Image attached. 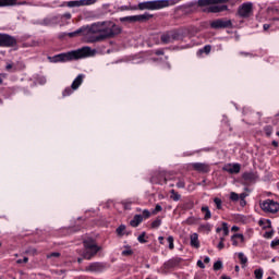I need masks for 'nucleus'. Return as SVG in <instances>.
<instances>
[{
  "label": "nucleus",
  "instance_id": "nucleus-2",
  "mask_svg": "<svg viewBox=\"0 0 279 279\" xmlns=\"http://www.w3.org/2000/svg\"><path fill=\"white\" fill-rule=\"evenodd\" d=\"M121 26L117 25L114 22H104L102 33L94 36L89 39V43H101L110 38H114L121 34Z\"/></svg>",
  "mask_w": 279,
  "mask_h": 279
},
{
  "label": "nucleus",
  "instance_id": "nucleus-20",
  "mask_svg": "<svg viewBox=\"0 0 279 279\" xmlns=\"http://www.w3.org/2000/svg\"><path fill=\"white\" fill-rule=\"evenodd\" d=\"M141 223H143L142 215H135L133 217V219L130 221V226H132V228H138V226H141Z\"/></svg>",
  "mask_w": 279,
  "mask_h": 279
},
{
  "label": "nucleus",
  "instance_id": "nucleus-45",
  "mask_svg": "<svg viewBox=\"0 0 279 279\" xmlns=\"http://www.w3.org/2000/svg\"><path fill=\"white\" fill-rule=\"evenodd\" d=\"M230 0H211V5H219L221 3H228Z\"/></svg>",
  "mask_w": 279,
  "mask_h": 279
},
{
  "label": "nucleus",
  "instance_id": "nucleus-60",
  "mask_svg": "<svg viewBox=\"0 0 279 279\" xmlns=\"http://www.w3.org/2000/svg\"><path fill=\"white\" fill-rule=\"evenodd\" d=\"M156 56H165V50H156Z\"/></svg>",
  "mask_w": 279,
  "mask_h": 279
},
{
  "label": "nucleus",
  "instance_id": "nucleus-37",
  "mask_svg": "<svg viewBox=\"0 0 279 279\" xmlns=\"http://www.w3.org/2000/svg\"><path fill=\"white\" fill-rule=\"evenodd\" d=\"M222 232L223 236H228L230 234V229L228 228L227 222H222Z\"/></svg>",
  "mask_w": 279,
  "mask_h": 279
},
{
  "label": "nucleus",
  "instance_id": "nucleus-40",
  "mask_svg": "<svg viewBox=\"0 0 279 279\" xmlns=\"http://www.w3.org/2000/svg\"><path fill=\"white\" fill-rule=\"evenodd\" d=\"M132 254H134V251L130 246H126V250L122 251V256H132Z\"/></svg>",
  "mask_w": 279,
  "mask_h": 279
},
{
  "label": "nucleus",
  "instance_id": "nucleus-51",
  "mask_svg": "<svg viewBox=\"0 0 279 279\" xmlns=\"http://www.w3.org/2000/svg\"><path fill=\"white\" fill-rule=\"evenodd\" d=\"M71 17H72V15L70 12L64 13L63 15L60 16V19H66L68 21H71Z\"/></svg>",
  "mask_w": 279,
  "mask_h": 279
},
{
  "label": "nucleus",
  "instance_id": "nucleus-8",
  "mask_svg": "<svg viewBox=\"0 0 279 279\" xmlns=\"http://www.w3.org/2000/svg\"><path fill=\"white\" fill-rule=\"evenodd\" d=\"M211 29H232V20L218 19L210 22Z\"/></svg>",
  "mask_w": 279,
  "mask_h": 279
},
{
  "label": "nucleus",
  "instance_id": "nucleus-3",
  "mask_svg": "<svg viewBox=\"0 0 279 279\" xmlns=\"http://www.w3.org/2000/svg\"><path fill=\"white\" fill-rule=\"evenodd\" d=\"M83 245L84 251L82 256L83 258H85V260H90L92 258H94V256H97V252L101 250V247H99L97 243H95V240H84Z\"/></svg>",
  "mask_w": 279,
  "mask_h": 279
},
{
  "label": "nucleus",
  "instance_id": "nucleus-16",
  "mask_svg": "<svg viewBox=\"0 0 279 279\" xmlns=\"http://www.w3.org/2000/svg\"><path fill=\"white\" fill-rule=\"evenodd\" d=\"M58 16L52 17H46L40 22V25H44L45 27H51L53 25H58Z\"/></svg>",
  "mask_w": 279,
  "mask_h": 279
},
{
  "label": "nucleus",
  "instance_id": "nucleus-33",
  "mask_svg": "<svg viewBox=\"0 0 279 279\" xmlns=\"http://www.w3.org/2000/svg\"><path fill=\"white\" fill-rule=\"evenodd\" d=\"M118 236H123V234H125V225H121L117 228L116 230Z\"/></svg>",
  "mask_w": 279,
  "mask_h": 279
},
{
  "label": "nucleus",
  "instance_id": "nucleus-35",
  "mask_svg": "<svg viewBox=\"0 0 279 279\" xmlns=\"http://www.w3.org/2000/svg\"><path fill=\"white\" fill-rule=\"evenodd\" d=\"M75 89H73L72 87H66L64 90H63V93H62V95H63V97H69L70 95H73V92H74Z\"/></svg>",
  "mask_w": 279,
  "mask_h": 279
},
{
  "label": "nucleus",
  "instance_id": "nucleus-41",
  "mask_svg": "<svg viewBox=\"0 0 279 279\" xmlns=\"http://www.w3.org/2000/svg\"><path fill=\"white\" fill-rule=\"evenodd\" d=\"M254 274L256 279H263V268L255 269Z\"/></svg>",
  "mask_w": 279,
  "mask_h": 279
},
{
  "label": "nucleus",
  "instance_id": "nucleus-56",
  "mask_svg": "<svg viewBox=\"0 0 279 279\" xmlns=\"http://www.w3.org/2000/svg\"><path fill=\"white\" fill-rule=\"evenodd\" d=\"M197 267H199L201 269H205V265H204V262H202V260H198L197 262Z\"/></svg>",
  "mask_w": 279,
  "mask_h": 279
},
{
  "label": "nucleus",
  "instance_id": "nucleus-61",
  "mask_svg": "<svg viewBox=\"0 0 279 279\" xmlns=\"http://www.w3.org/2000/svg\"><path fill=\"white\" fill-rule=\"evenodd\" d=\"M223 247H226V244H223V242H219L218 250H223Z\"/></svg>",
  "mask_w": 279,
  "mask_h": 279
},
{
  "label": "nucleus",
  "instance_id": "nucleus-64",
  "mask_svg": "<svg viewBox=\"0 0 279 279\" xmlns=\"http://www.w3.org/2000/svg\"><path fill=\"white\" fill-rule=\"evenodd\" d=\"M12 63H9V64H7V66H5V69L8 70V71H10L11 69H12Z\"/></svg>",
  "mask_w": 279,
  "mask_h": 279
},
{
  "label": "nucleus",
  "instance_id": "nucleus-26",
  "mask_svg": "<svg viewBox=\"0 0 279 279\" xmlns=\"http://www.w3.org/2000/svg\"><path fill=\"white\" fill-rule=\"evenodd\" d=\"M201 210L202 213H205V216H204L205 221H208V219L213 217V214L210 213V209L208 208V206H203Z\"/></svg>",
  "mask_w": 279,
  "mask_h": 279
},
{
  "label": "nucleus",
  "instance_id": "nucleus-5",
  "mask_svg": "<svg viewBox=\"0 0 279 279\" xmlns=\"http://www.w3.org/2000/svg\"><path fill=\"white\" fill-rule=\"evenodd\" d=\"M154 15L149 13H144L141 15H131V16H124L120 17L121 23H145V21H149Z\"/></svg>",
  "mask_w": 279,
  "mask_h": 279
},
{
  "label": "nucleus",
  "instance_id": "nucleus-6",
  "mask_svg": "<svg viewBox=\"0 0 279 279\" xmlns=\"http://www.w3.org/2000/svg\"><path fill=\"white\" fill-rule=\"evenodd\" d=\"M254 14V4L252 2H244L238 9L240 19H250Z\"/></svg>",
  "mask_w": 279,
  "mask_h": 279
},
{
  "label": "nucleus",
  "instance_id": "nucleus-43",
  "mask_svg": "<svg viewBox=\"0 0 279 279\" xmlns=\"http://www.w3.org/2000/svg\"><path fill=\"white\" fill-rule=\"evenodd\" d=\"M167 241L169 243V250H174L175 245L173 244V241H174L173 236L172 235L168 236Z\"/></svg>",
  "mask_w": 279,
  "mask_h": 279
},
{
  "label": "nucleus",
  "instance_id": "nucleus-59",
  "mask_svg": "<svg viewBox=\"0 0 279 279\" xmlns=\"http://www.w3.org/2000/svg\"><path fill=\"white\" fill-rule=\"evenodd\" d=\"M231 241H232V245H234L235 247L236 245H239V241H236L234 236H231Z\"/></svg>",
  "mask_w": 279,
  "mask_h": 279
},
{
  "label": "nucleus",
  "instance_id": "nucleus-4",
  "mask_svg": "<svg viewBox=\"0 0 279 279\" xmlns=\"http://www.w3.org/2000/svg\"><path fill=\"white\" fill-rule=\"evenodd\" d=\"M169 0H153L140 2L136 8L137 10H162V8H169Z\"/></svg>",
  "mask_w": 279,
  "mask_h": 279
},
{
  "label": "nucleus",
  "instance_id": "nucleus-53",
  "mask_svg": "<svg viewBox=\"0 0 279 279\" xmlns=\"http://www.w3.org/2000/svg\"><path fill=\"white\" fill-rule=\"evenodd\" d=\"M17 265H21L22 263H29V258L28 257H24L23 259H17L16 260Z\"/></svg>",
  "mask_w": 279,
  "mask_h": 279
},
{
  "label": "nucleus",
  "instance_id": "nucleus-17",
  "mask_svg": "<svg viewBox=\"0 0 279 279\" xmlns=\"http://www.w3.org/2000/svg\"><path fill=\"white\" fill-rule=\"evenodd\" d=\"M193 169H195V171H199L201 173H208V171H210V167L202 162L193 163Z\"/></svg>",
  "mask_w": 279,
  "mask_h": 279
},
{
  "label": "nucleus",
  "instance_id": "nucleus-52",
  "mask_svg": "<svg viewBox=\"0 0 279 279\" xmlns=\"http://www.w3.org/2000/svg\"><path fill=\"white\" fill-rule=\"evenodd\" d=\"M162 210V206L160 205H156L154 211H153V215H156L157 213H160Z\"/></svg>",
  "mask_w": 279,
  "mask_h": 279
},
{
  "label": "nucleus",
  "instance_id": "nucleus-30",
  "mask_svg": "<svg viewBox=\"0 0 279 279\" xmlns=\"http://www.w3.org/2000/svg\"><path fill=\"white\" fill-rule=\"evenodd\" d=\"M170 193H171L170 197H171V199H173V202H180L182 196L180 194H178V192H175V190H171Z\"/></svg>",
  "mask_w": 279,
  "mask_h": 279
},
{
  "label": "nucleus",
  "instance_id": "nucleus-12",
  "mask_svg": "<svg viewBox=\"0 0 279 279\" xmlns=\"http://www.w3.org/2000/svg\"><path fill=\"white\" fill-rule=\"evenodd\" d=\"M150 182H153V184H166L167 182V172L165 171H159V172H155V174L151 177Z\"/></svg>",
  "mask_w": 279,
  "mask_h": 279
},
{
  "label": "nucleus",
  "instance_id": "nucleus-15",
  "mask_svg": "<svg viewBox=\"0 0 279 279\" xmlns=\"http://www.w3.org/2000/svg\"><path fill=\"white\" fill-rule=\"evenodd\" d=\"M222 171H227V173H240L241 165L239 163H228L222 168Z\"/></svg>",
  "mask_w": 279,
  "mask_h": 279
},
{
  "label": "nucleus",
  "instance_id": "nucleus-11",
  "mask_svg": "<svg viewBox=\"0 0 279 279\" xmlns=\"http://www.w3.org/2000/svg\"><path fill=\"white\" fill-rule=\"evenodd\" d=\"M65 3L68 8H82L84 5H93V3H97V0H73Z\"/></svg>",
  "mask_w": 279,
  "mask_h": 279
},
{
  "label": "nucleus",
  "instance_id": "nucleus-58",
  "mask_svg": "<svg viewBox=\"0 0 279 279\" xmlns=\"http://www.w3.org/2000/svg\"><path fill=\"white\" fill-rule=\"evenodd\" d=\"M239 197H240L241 202H245V198L247 197V194L242 193V194H240Z\"/></svg>",
  "mask_w": 279,
  "mask_h": 279
},
{
  "label": "nucleus",
  "instance_id": "nucleus-23",
  "mask_svg": "<svg viewBox=\"0 0 279 279\" xmlns=\"http://www.w3.org/2000/svg\"><path fill=\"white\" fill-rule=\"evenodd\" d=\"M170 36L172 43H175V40H182V38L184 37L179 31H170Z\"/></svg>",
  "mask_w": 279,
  "mask_h": 279
},
{
  "label": "nucleus",
  "instance_id": "nucleus-22",
  "mask_svg": "<svg viewBox=\"0 0 279 279\" xmlns=\"http://www.w3.org/2000/svg\"><path fill=\"white\" fill-rule=\"evenodd\" d=\"M190 240L192 247H195L196 250L199 248V235H197V233L191 234Z\"/></svg>",
  "mask_w": 279,
  "mask_h": 279
},
{
  "label": "nucleus",
  "instance_id": "nucleus-39",
  "mask_svg": "<svg viewBox=\"0 0 279 279\" xmlns=\"http://www.w3.org/2000/svg\"><path fill=\"white\" fill-rule=\"evenodd\" d=\"M162 225V220L160 218H157L155 221L151 222V228H160Z\"/></svg>",
  "mask_w": 279,
  "mask_h": 279
},
{
  "label": "nucleus",
  "instance_id": "nucleus-62",
  "mask_svg": "<svg viewBox=\"0 0 279 279\" xmlns=\"http://www.w3.org/2000/svg\"><path fill=\"white\" fill-rule=\"evenodd\" d=\"M263 27H264V32H267V29H269V28L271 27V25H269V24H264Z\"/></svg>",
  "mask_w": 279,
  "mask_h": 279
},
{
  "label": "nucleus",
  "instance_id": "nucleus-32",
  "mask_svg": "<svg viewBox=\"0 0 279 279\" xmlns=\"http://www.w3.org/2000/svg\"><path fill=\"white\" fill-rule=\"evenodd\" d=\"M238 258L240 259L241 265H247V256H245V254L239 253Z\"/></svg>",
  "mask_w": 279,
  "mask_h": 279
},
{
  "label": "nucleus",
  "instance_id": "nucleus-25",
  "mask_svg": "<svg viewBox=\"0 0 279 279\" xmlns=\"http://www.w3.org/2000/svg\"><path fill=\"white\" fill-rule=\"evenodd\" d=\"M10 5H16V0H0V8H8Z\"/></svg>",
  "mask_w": 279,
  "mask_h": 279
},
{
  "label": "nucleus",
  "instance_id": "nucleus-31",
  "mask_svg": "<svg viewBox=\"0 0 279 279\" xmlns=\"http://www.w3.org/2000/svg\"><path fill=\"white\" fill-rule=\"evenodd\" d=\"M119 12H125L128 10H138L137 7H131V5H121L118 8Z\"/></svg>",
  "mask_w": 279,
  "mask_h": 279
},
{
  "label": "nucleus",
  "instance_id": "nucleus-13",
  "mask_svg": "<svg viewBox=\"0 0 279 279\" xmlns=\"http://www.w3.org/2000/svg\"><path fill=\"white\" fill-rule=\"evenodd\" d=\"M87 33L88 34H102L104 32V22H97L92 24L89 27L87 26Z\"/></svg>",
  "mask_w": 279,
  "mask_h": 279
},
{
  "label": "nucleus",
  "instance_id": "nucleus-7",
  "mask_svg": "<svg viewBox=\"0 0 279 279\" xmlns=\"http://www.w3.org/2000/svg\"><path fill=\"white\" fill-rule=\"evenodd\" d=\"M260 208L264 213H270L271 215H276V213H278L279 210V204L278 202L268 198L260 203Z\"/></svg>",
  "mask_w": 279,
  "mask_h": 279
},
{
  "label": "nucleus",
  "instance_id": "nucleus-48",
  "mask_svg": "<svg viewBox=\"0 0 279 279\" xmlns=\"http://www.w3.org/2000/svg\"><path fill=\"white\" fill-rule=\"evenodd\" d=\"M145 232H143L142 234H140L138 235V238H137V241L140 242V243H147V240H145Z\"/></svg>",
  "mask_w": 279,
  "mask_h": 279
},
{
  "label": "nucleus",
  "instance_id": "nucleus-50",
  "mask_svg": "<svg viewBox=\"0 0 279 279\" xmlns=\"http://www.w3.org/2000/svg\"><path fill=\"white\" fill-rule=\"evenodd\" d=\"M26 254H32V256H36L38 254V251L36 248H28L26 251Z\"/></svg>",
  "mask_w": 279,
  "mask_h": 279
},
{
  "label": "nucleus",
  "instance_id": "nucleus-1",
  "mask_svg": "<svg viewBox=\"0 0 279 279\" xmlns=\"http://www.w3.org/2000/svg\"><path fill=\"white\" fill-rule=\"evenodd\" d=\"M90 56H93V50L90 49V47H83L77 50L49 57L48 59L50 62L58 63L71 62L72 60H82V58H90Z\"/></svg>",
  "mask_w": 279,
  "mask_h": 279
},
{
  "label": "nucleus",
  "instance_id": "nucleus-47",
  "mask_svg": "<svg viewBox=\"0 0 279 279\" xmlns=\"http://www.w3.org/2000/svg\"><path fill=\"white\" fill-rule=\"evenodd\" d=\"M46 257L47 258H60V253L53 252V253L48 254Z\"/></svg>",
  "mask_w": 279,
  "mask_h": 279
},
{
  "label": "nucleus",
  "instance_id": "nucleus-27",
  "mask_svg": "<svg viewBox=\"0 0 279 279\" xmlns=\"http://www.w3.org/2000/svg\"><path fill=\"white\" fill-rule=\"evenodd\" d=\"M180 263H182V258L174 257V258L168 260V266L169 267H175L177 265H180Z\"/></svg>",
  "mask_w": 279,
  "mask_h": 279
},
{
  "label": "nucleus",
  "instance_id": "nucleus-10",
  "mask_svg": "<svg viewBox=\"0 0 279 279\" xmlns=\"http://www.w3.org/2000/svg\"><path fill=\"white\" fill-rule=\"evenodd\" d=\"M106 270V263L94 262L90 263L87 267H85V271H90L92 274H101V271Z\"/></svg>",
  "mask_w": 279,
  "mask_h": 279
},
{
  "label": "nucleus",
  "instance_id": "nucleus-63",
  "mask_svg": "<svg viewBox=\"0 0 279 279\" xmlns=\"http://www.w3.org/2000/svg\"><path fill=\"white\" fill-rule=\"evenodd\" d=\"M240 56H245V57L250 56V57H252V53H250V52H240Z\"/></svg>",
  "mask_w": 279,
  "mask_h": 279
},
{
  "label": "nucleus",
  "instance_id": "nucleus-42",
  "mask_svg": "<svg viewBox=\"0 0 279 279\" xmlns=\"http://www.w3.org/2000/svg\"><path fill=\"white\" fill-rule=\"evenodd\" d=\"M265 134L266 136H270L274 132V128H271V125H267L264 128Z\"/></svg>",
  "mask_w": 279,
  "mask_h": 279
},
{
  "label": "nucleus",
  "instance_id": "nucleus-46",
  "mask_svg": "<svg viewBox=\"0 0 279 279\" xmlns=\"http://www.w3.org/2000/svg\"><path fill=\"white\" fill-rule=\"evenodd\" d=\"M143 219H149L151 217V213L148 209L143 210Z\"/></svg>",
  "mask_w": 279,
  "mask_h": 279
},
{
  "label": "nucleus",
  "instance_id": "nucleus-54",
  "mask_svg": "<svg viewBox=\"0 0 279 279\" xmlns=\"http://www.w3.org/2000/svg\"><path fill=\"white\" fill-rule=\"evenodd\" d=\"M232 236H233V239H240L242 242L244 241V236L241 233H235Z\"/></svg>",
  "mask_w": 279,
  "mask_h": 279
},
{
  "label": "nucleus",
  "instance_id": "nucleus-21",
  "mask_svg": "<svg viewBox=\"0 0 279 279\" xmlns=\"http://www.w3.org/2000/svg\"><path fill=\"white\" fill-rule=\"evenodd\" d=\"M242 178L245 182H256V178H258V175L254 172H244Z\"/></svg>",
  "mask_w": 279,
  "mask_h": 279
},
{
  "label": "nucleus",
  "instance_id": "nucleus-36",
  "mask_svg": "<svg viewBox=\"0 0 279 279\" xmlns=\"http://www.w3.org/2000/svg\"><path fill=\"white\" fill-rule=\"evenodd\" d=\"M213 47L210 45H206L205 47H203V49L199 50V53H210Z\"/></svg>",
  "mask_w": 279,
  "mask_h": 279
},
{
  "label": "nucleus",
  "instance_id": "nucleus-44",
  "mask_svg": "<svg viewBox=\"0 0 279 279\" xmlns=\"http://www.w3.org/2000/svg\"><path fill=\"white\" fill-rule=\"evenodd\" d=\"M230 199H231V202H239L240 197L236 194V192H231L230 193Z\"/></svg>",
  "mask_w": 279,
  "mask_h": 279
},
{
  "label": "nucleus",
  "instance_id": "nucleus-55",
  "mask_svg": "<svg viewBox=\"0 0 279 279\" xmlns=\"http://www.w3.org/2000/svg\"><path fill=\"white\" fill-rule=\"evenodd\" d=\"M264 236H265L266 239H271V236H274V231H266L265 234H264Z\"/></svg>",
  "mask_w": 279,
  "mask_h": 279
},
{
  "label": "nucleus",
  "instance_id": "nucleus-9",
  "mask_svg": "<svg viewBox=\"0 0 279 279\" xmlns=\"http://www.w3.org/2000/svg\"><path fill=\"white\" fill-rule=\"evenodd\" d=\"M0 47H16V38L12 35L0 33Z\"/></svg>",
  "mask_w": 279,
  "mask_h": 279
},
{
  "label": "nucleus",
  "instance_id": "nucleus-29",
  "mask_svg": "<svg viewBox=\"0 0 279 279\" xmlns=\"http://www.w3.org/2000/svg\"><path fill=\"white\" fill-rule=\"evenodd\" d=\"M197 5L199 8H206V5H213V0H198Z\"/></svg>",
  "mask_w": 279,
  "mask_h": 279
},
{
  "label": "nucleus",
  "instance_id": "nucleus-14",
  "mask_svg": "<svg viewBox=\"0 0 279 279\" xmlns=\"http://www.w3.org/2000/svg\"><path fill=\"white\" fill-rule=\"evenodd\" d=\"M87 29L88 28L86 26H83V27H81V28H78V29H76V31H74L72 33H62L59 36V38H64V36H69V38H75L77 36H82L84 34H86Z\"/></svg>",
  "mask_w": 279,
  "mask_h": 279
},
{
  "label": "nucleus",
  "instance_id": "nucleus-28",
  "mask_svg": "<svg viewBox=\"0 0 279 279\" xmlns=\"http://www.w3.org/2000/svg\"><path fill=\"white\" fill-rule=\"evenodd\" d=\"M199 232H210L213 230V226L210 223L199 225L198 227Z\"/></svg>",
  "mask_w": 279,
  "mask_h": 279
},
{
  "label": "nucleus",
  "instance_id": "nucleus-38",
  "mask_svg": "<svg viewBox=\"0 0 279 279\" xmlns=\"http://www.w3.org/2000/svg\"><path fill=\"white\" fill-rule=\"evenodd\" d=\"M223 268V263L221 260H218L214 264V271H219V269Z\"/></svg>",
  "mask_w": 279,
  "mask_h": 279
},
{
  "label": "nucleus",
  "instance_id": "nucleus-18",
  "mask_svg": "<svg viewBox=\"0 0 279 279\" xmlns=\"http://www.w3.org/2000/svg\"><path fill=\"white\" fill-rule=\"evenodd\" d=\"M83 82H84V74H78L71 85L72 90H77L80 86H82Z\"/></svg>",
  "mask_w": 279,
  "mask_h": 279
},
{
  "label": "nucleus",
  "instance_id": "nucleus-57",
  "mask_svg": "<svg viewBox=\"0 0 279 279\" xmlns=\"http://www.w3.org/2000/svg\"><path fill=\"white\" fill-rule=\"evenodd\" d=\"M186 223L193 226V223H195V218H187Z\"/></svg>",
  "mask_w": 279,
  "mask_h": 279
},
{
  "label": "nucleus",
  "instance_id": "nucleus-19",
  "mask_svg": "<svg viewBox=\"0 0 279 279\" xmlns=\"http://www.w3.org/2000/svg\"><path fill=\"white\" fill-rule=\"evenodd\" d=\"M228 10V5L222 4V5H211L208 9V12H213L214 14H217V12H226Z\"/></svg>",
  "mask_w": 279,
  "mask_h": 279
},
{
  "label": "nucleus",
  "instance_id": "nucleus-49",
  "mask_svg": "<svg viewBox=\"0 0 279 279\" xmlns=\"http://www.w3.org/2000/svg\"><path fill=\"white\" fill-rule=\"evenodd\" d=\"M184 186H186V183L182 179H179V181L177 183V187L184 189Z\"/></svg>",
  "mask_w": 279,
  "mask_h": 279
},
{
  "label": "nucleus",
  "instance_id": "nucleus-34",
  "mask_svg": "<svg viewBox=\"0 0 279 279\" xmlns=\"http://www.w3.org/2000/svg\"><path fill=\"white\" fill-rule=\"evenodd\" d=\"M214 204L216 205L218 210H221L223 208L221 198L219 197L214 198Z\"/></svg>",
  "mask_w": 279,
  "mask_h": 279
},
{
  "label": "nucleus",
  "instance_id": "nucleus-24",
  "mask_svg": "<svg viewBox=\"0 0 279 279\" xmlns=\"http://www.w3.org/2000/svg\"><path fill=\"white\" fill-rule=\"evenodd\" d=\"M161 43L163 45H169V44L173 43V40L171 39V33L170 32H167V33L161 35Z\"/></svg>",
  "mask_w": 279,
  "mask_h": 279
}]
</instances>
